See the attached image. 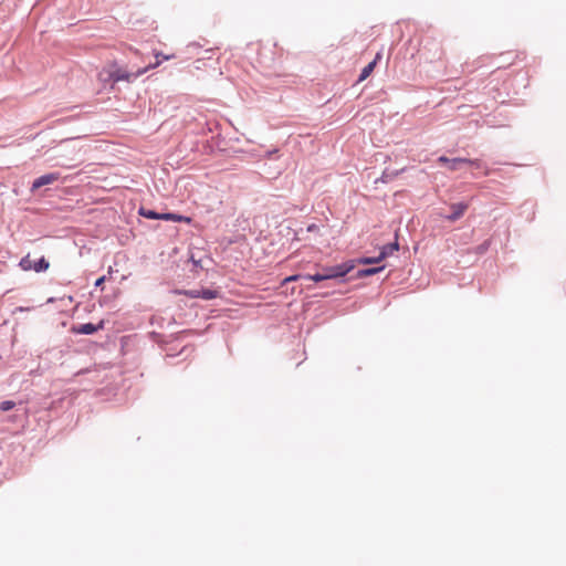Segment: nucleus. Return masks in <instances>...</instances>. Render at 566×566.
Segmentation results:
<instances>
[{"label":"nucleus","mask_w":566,"mask_h":566,"mask_svg":"<svg viewBox=\"0 0 566 566\" xmlns=\"http://www.w3.org/2000/svg\"><path fill=\"white\" fill-rule=\"evenodd\" d=\"M156 59L157 60L154 64H149L143 69H139L135 73H130V72L126 71L125 69L120 67L116 62H112L99 72L98 77L101 81H104V82H107V81H113L114 83H117L119 81L133 82L134 80L142 76L149 70L159 66L161 63V60L159 59V54L156 55Z\"/></svg>","instance_id":"obj_1"},{"label":"nucleus","mask_w":566,"mask_h":566,"mask_svg":"<svg viewBox=\"0 0 566 566\" xmlns=\"http://www.w3.org/2000/svg\"><path fill=\"white\" fill-rule=\"evenodd\" d=\"M464 165H469L475 169L483 167V163L480 159L451 158L448 169L451 171L459 170Z\"/></svg>","instance_id":"obj_2"},{"label":"nucleus","mask_w":566,"mask_h":566,"mask_svg":"<svg viewBox=\"0 0 566 566\" xmlns=\"http://www.w3.org/2000/svg\"><path fill=\"white\" fill-rule=\"evenodd\" d=\"M60 179L59 172H51L36 178L31 187V191L34 192L43 186L51 185Z\"/></svg>","instance_id":"obj_3"},{"label":"nucleus","mask_w":566,"mask_h":566,"mask_svg":"<svg viewBox=\"0 0 566 566\" xmlns=\"http://www.w3.org/2000/svg\"><path fill=\"white\" fill-rule=\"evenodd\" d=\"M350 270H352V266H347V265L343 264V265H336V266L327 268V269L324 270L323 274H325L326 280H329V279H335V277L344 276Z\"/></svg>","instance_id":"obj_4"},{"label":"nucleus","mask_w":566,"mask_h":566,"mask_svg":"<svg viewBox=\"0 0 566 566\" xmlns=\"http://www.w3.org/2000/svg\"><path fill=\"white\" fill-rule=\"evenodd\" d=\"M104 326V322L101 321L97 325L92 323L81 324L78 326H74L72 331L76 334L91 335L95 332L102 329Z\"/></svg>","instance_id":"obj_5"},{"label":"nucleus","mask_w":566,"mask_h":566,"mask_svg":"<svg viewBox=\"0 0 566 566\" xmlns=\"http://www.w3.org/2000/svg\"><path fill=\"white\" fill-rule=\"evenodd\" d=\"M467 209H468V203H464V202L453 203L451 206L452 213L450 216H447L446 219L453 222V221L460 219L464 214Z\"/></svg>","instance_id":"obj_6"},{"label":"nucleus","mask_w":566,"mask_h":566,"mask_svg":"<svg viewBox=\"0 0 566 566\" xmlns=\"http://www.w3.org/2000/svg\"><path fill=\"white\" fill-rule=\"evenodd\" d=\"M380 57V54H377L376 57L374 59V61H371L370 63H368L363 70H361V73L359 75V78H358V82H363L365 81L374 71L376 64H377V61L379 60Z\"/></svg>","instance_id":"obj_7"},{"label":"nucleus","mask_w":566,"mask_h":566,"mask_svg":"<svg viewBox=\"0 0 566 566\" xmlns=\"http://www.w3.org/2000/svg\"><path fill=\"white\" fill-rule=\"evenodd\" d=\"M399 244L398 242L386 244L381 248L379 253V259H386L387 256L394 254V252L398 251Z\"/></svg>","instance_id":"obj_8"},{"label":"nucleus","mask_w":566,"mask_h":566,"mask_svg":"<svg viewBox=\"0 0 566 566\" xmlns=\"http://www.w3.org/2000/svg\"><path fill=\"white\" fill-rule=\"evenodd\" d=\"M161 220L190 223L191 218L176 213H161Z\"/></svg>","instance_id":"obj_9"},{"label":"nucleus","mask_w":566,"mask_h":566,"mask_svg":"<svg viewBox=\"0 0 566 566\" xmlns=\"http://www.w3.org/2000/svg\"><path fill=\"white\" fill-rule=\"evenodd\" d=\"M50 266V263L45 258H41L38 262H34L33 270L35 272H43L46 271Z\"/></svg>","instance_id":"obj_10"},{"label":"nucleus","mask_w":566,"mask_h":566,"mask_svg":"<svg viewBox=\"0 0 566 566\" xmlns=\"http://www.w3.org/2000/svg\"><path fill=\"white\" fill-rule=\"evenodd\" d=\"M217 296H218V292L216 290H210V289H201L200 290V298L213 300Z\"/></svg>","instance_id":"obj_11"},{"label":"nucleus","mask_w":566,"mask_h":566,"mask_svg":"<svg viewBox=\"0 0 566 566\" xmlns=\"http://www.w3.org/2000/svg\"><path fill=\"white\" fill-rule=\"evenodd\" d=\"M33 265H34V262L30 259L29 254L25 255L24 258H22L21 261H20V266L24 271L33 270Z\"/></svg>","instance_id":"obj_12"},{"label":"nucleus","mask_w":566,"mask_h":566,"mask_svg":"<svg viewBox=\"0 0 566 566\" xmlns=\"http://www.w3.org/2000/svg\"><path fill=\"white\" fill-rule=\"evenodd\" d=\"M140 214L148 219L161 220V213H157L153 210L140 209Z\"/></svg>","instance_id":"obj_13"},{"label":"nucleus","mask_w":566,"mask_h":566,"mask_svg":"<svg viewBox=\"0 0 566 566\" xmlns=\"http://www.w3.org/2000/svg\"><path fill=\"white\" fill-rule=\"evenodd\" d=\"M382 269H384V266L361 270L360 271V275L370 276V275H374V274L378 273Z\"/></svg>","instance_id":"obj_14"},{"label":"nucleus","mask_w":566,"mask_h":566,"mask_svg":"<svg viewBox=\"0 0 566 566\" xmlns=\"http://www.w3.org/2000/svg\"><path fill=\"white\" fill-rule=\"evenodd\" d=\"M382 261V259H379V255L376 258H364L359 260V263L361 264H373V263H379Z\"/></svg>","instance_id":"obj_15"},{"label":"nucleus","mask_w":566,"mask_h":566,"mask_svg":"<svg viewBox=\"0 0 566 566\" xmlns=\"http://www.w3.org/2000/svg\"><path fill=\"white\" fill-rule=\"evenodd\" d=\"M14 407V402L11 400H6L0 403V410L9 411Z\"/></svg>","instance_id":"obj_16"},{"label":"nucleus","mask_w":566,"mask_h":566,"mask_svg":"<svg viewBox=\"0 0 566 566\" xmlns=\"http://www.w3.org/2000/svg\"><path fill=\"white\" fill-rule=\"evenodd\" d=\"M305 277L308 279V280L315 281V282H321V281L326 280V276L323 273L322 274L317 273V274H314V275H306Z\"/></svg>","instance_id":"obj_17"},{"label":"nucleus","mask_w":566,"mask_h":566,"mask_svg":"<svg viewBox=\"0 0 566 566\" xmlns=\"http://www.w3.org/2000/svg\"><path fill=\"white\" fill-rule=\"evenodd\" d=\"M185 294L192 298H200V290L187 291V292H185Z\"/></svg>","instance_id":"obj_18"},{"label":"nucleus","mask_w":566,"mask_h":566,"mask_svg":"<svg viewBox=\"0 0 566 566\" xmlns=\"http://www.w3.org/2000/svg\"><path fill=\"white\" fill-rule=\"evenodd\" d=\"M301 277V275H291V276H287L283 280L282 284H286L289 282H294V281H297L298 279Z\"/></svg>","instance_id":"obj_19"},{"label":"nucleus","mask_w":566,"mask_h":566,"mask_svg":"<svg viewBox=\"0 0 566 566\" xmlns=\"http://www.w3.org/2000/svg\"><path fill=\"white\" fill-rule=\"evenodd\" d=\"M450 160H451V158H448V157H446V156H440V157L438 158V163H440V164H442V165H446L447 167L449 166Z\"/></svg>","instance_id":"obj_20"},{"label":"nucleus","mask_w":566,"mask_h":566,"mask_svg":"<svg viewBox=\"0 0 566 566\" xmlns=\"http://www.w3.org/2000/svg\"><path fill=\"white\" fill-rule=\"evenodd\" d=\"M318 230V227L316 224H311L307 227V231L312 232V231H316Z\"/></svg>","instance_id":"obj_21"},{"label":"nucleus","mask_w":566,"mask_h":566,"mask_svg":"<svg viewBox=\"0 0 566 566\" xmlns=\"http://www.w3.org/2000/svg\"><path fill=\"white\" fill-rule=\"evenodd\" d=\"M104 281H105V276H102V277L97 279V281L95 282V285L96 286L102 285L104 283Z\"/></svg>","instance_id":"obj_22"}]
</instances>
